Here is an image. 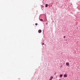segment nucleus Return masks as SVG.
<instances>
[{
	"label": "nucleus",
	"mask_w": 80,
	"mask_h": 80,
	"mask_svg": "<svg viewBox=\"0 0 80 80\" xmlns=\"http://www.w3.org/2000/svg\"><path fill=\"white\" fill-rule=\"evenodd\" d=\"M38 33H41V32H42V30H39L38 31Z\"/></svg>",
	"instance_id": "nucleus-1"
},
{
	"label": "nucleus",
	"mask_w": 80,
	"mask_h": 80,
	"mask_svg": "<svg viewBox=\"0 0 80 80\" xmlns=\"http://www.w3.org/2000/svg\"><path fill=\"white\" fill-rule=\"evenodd\" d=\"M69 65V63L68 62V63H66V65L67 66H68Z\"/></svg>",
	"instance_id": "nucleus-2"
},
{
	"label": "nucleus",
	"mask_w": 80,
	"mask_h": 80,
	"mask_svg": "<svg viewBox=\"0 0 80 80\" xmlns=\"http://www.w3.org/2000/svg\"><path fill=\"white\" fill-rule=\"evenodd\" d=\"M52 78H53V77L51 76V77L50 78V80H52Z\"/></svg>",
	"instance_id": "nucleus-3"
},
{
	"label": "nucleus",
	"mask_w": 80,
	"mask_h": 80,
	"mask_svg": "<svg viewBox=\"0 0 80 80\" xmlns=\"http://www.w3.org/2000/svg\"><path fill=\"white\" fill-rule=\"evenodd\" d=\"M64 77H67V74H64Z\"/></svg>",
	"instance_id": "nucleus-4"
},
{
	"label": "nucleus",
	"mask_w": 80,
	"mask_h": 80,
	"mask_svg": "<svg viewBox=\"0 0 80 80\" xmlns=\"http://www.w3.org/2000/svg\"><path fill=\"white\" fill-rule=\"evenodd\" d=\"M62 74H61L60 76V77H62Z\"/></svg>",
	"instance_id": "nucleus-5"
},
{
	"label": "nucleus",
	"mask_w": 80,
	"mask_h": 80,
	"mask_svg": "<svg viewBox=\"0 0 80 80\" xmlns=\"http://www.w3.org/2000/svg\"><path fill=\"white\" fill-rule=\"evenodd\" d=\"M46 5L45 6L46 7H48V5L47 4H46Z\"/></svg>",
	"instance_id": "nucleus-6"
},
{
	"label": "nucleus",
	"mask_w": 80,
	"mask_h": 80,
	"mask_svg": "<svg viewBox=\"0 0 80 80\" xmlns=\"http://www.w3.org/2000/svg\"><path fill=\"white\" fill-rule=\"evenodd\" d=\"M40 21H42L43 20L42 19H40Z\"/></svg>",
	"instance_id": "nucleus-7"
},
{
	"label": "nucleus",
	"mask_w": 80,
	"mask_h": 80,
	"mask_svg": "<svg viewBox=\"0 0 80 80\" xmlns=\"http://www.w3.org/2000/svg\"><path fill=\"white\" fill-rule=\"evenodd\" d=\"M35 25H38V24L37 23H36L35 24Z\"/></svg>",
	"instance_id": "nucleus-8"
},
{
	"label": "nucleus",
	"mask_w": 80,
	"mask_h": 80,
	"mask_svg": "<svg viewBox=\"0 0 80 80\" xmlns=\"http://www.w3.org/2000/svg\"><path fill=\"white\" fill-rule=\"evenodd\" d=\"M42 45H44V43H42Z\"/></svg>",
	"instance_id": "nucleus-9"
},
{
	"label": "nucleus",
	"mask_w": 80,
	"mask_h": 80,
	"mask_svg": "<svg viewBox=\"0 0 80 80\" xmlns=\"http://www.w3.org/2000/svg\"><path fill=\"white\" fill-rule=\"evenodd\" d=\"M64 38H65V36H64Z\"/></svg>",
	"instance_id": "nucleus-10"
},
{
	"label": "nucleus",
	"mask_w": 80,
	"mask_h": 80,
	"mask_svg": "<svg viewBox=\"0 0 80 80\" xmlns=\"http://www.w3.org/2000/svg\"><path fill=\"white\" fill-rule=\"evenodd\" d=\"M60 67H62V66H61Z\"/></svg>",
	"instance_id": "nucleus-11"
},
{
	"label": "nucleus",
	"mask_w": 80,
	"mask_h": 80,
	"mask_svg": "<svg viewBox=\"0 0 80 80\" xmlns=\"http://www.w3.org/2000/svg\"><path fill=\"white\" fill-rule=\"evenodd\" d=\"M46 24H47V23H46Z\"/></svg>",
	"instance_id": "nucleus-12"
}]
</instances>
